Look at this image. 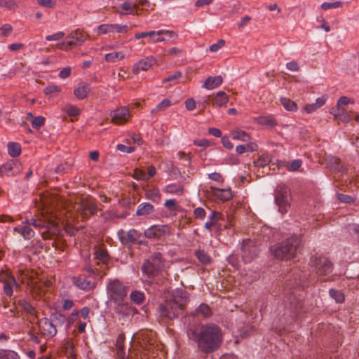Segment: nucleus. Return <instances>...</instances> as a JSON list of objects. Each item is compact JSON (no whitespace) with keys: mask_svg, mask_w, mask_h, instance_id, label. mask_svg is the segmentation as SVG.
Instances as JSON below:
<instances>
[{"mask_svg":"<svg viewBox=\"0 0 359 359\" xmlns=\"http://www.w3.org/2000/svg\"><path fill=\"white\" fill-rule=\"evenodd\" d=\"M281 104L284 107L285 109L290 111H295L297 110V104L287 98H281L280 99Z\"/></svg>","mask_w":359,"mask_h":359,"instance_id":"nucleus-34","label":"nucleus"},{"mask_svg":"<svg viewBox=\"0 0 359 359\" xmlns=\"http://www.w3.org/2000/svg\"><path fill=\"white\" fill-rule=\"evenodd\" d=\"M330 114L334 116L336 120L343 123H348L351 121V116L345 109L339 110L333 108L331 109Z\"/></svg>","mask_w":359,"mask_h":359,"instance_id":"nucleus-18","label":"nucleus"},{"mask_svg":"<svg viewBox=\"0 0 359 359\" xmlns=\"http://www.w3.org/2000/svg\"><path fill=\"white\" fill-rule=\"evenodd\" d=\"M270 163V158H255L253 161V164L255 167H263L265 168L266 165Z\"/></svg>","mask_w":359,"mask_h":359,"instance_id":"nucleus-50","label":"nucleus"},{"mask_svg":"<svg viewBox=\"0 0 359 359\" xmlns=\"http://www.w3.org/2000/svg\"><path fill=\"white\" fill-rule=\"evenodd\" d=\"M313 266L316 268V272L321 275H327L332 272V264L325 257H316L313 261Z\"/></svg>","mask_w":359,"mask_h":359,"instance_id":"nucleus-11","label":"nucleus"},{"mask_svg":"<svg viewBox=\"0 0 359 359\" xmlns=\"http://www.w3.org/2000/svg\"><path fill=\"white\" fill-rule=\"evenodd\" d=\"M195 313L197 316H201L203 317L206 318L210 316L211 311L210 307L207 304L202 303L195 310Z\"/></svg>","mask_w":359,"mask_h":359,"instance_id":"nucleus-32","label":"nucleus"},{"mask_svg":"<svg viewBox=\"0 0 359 359\" xmlns=\"http://www.w3.org/2000/svg\"><path fill=\"white\" fill-rule=\"evenodd\" d=\"M157 63L156 59L153 56L145 57L137 62L133 66V73L134 74H138L141 71H148L153 65Z\"/></svg>","mask_w":359,"mask_h":359,"instance_id":"nucleus-9","label":"nucleus"},{"mask_svg":"<svg viewBox=\"0 0 359 359\" xmlns=\"http://www.w3.org/2000/svg\"><path fill=\"white\" fill-rule=\"evenodd\" d=\"M171 105V102L168 99L163 100L158 104L156 105V109L162 111Z\"/></svg>","mask_w":359,"mask_h":359,"instance_id":"nucleus-56","label":"nucleus"},{"mask_svg":"<svg viewBox=\"0 0 359 359\" xmlns=\"http://www.w3.org/2000/svg\"><path fill=\"white\" fill-rule=\"evenodd\" d=\"M0 359H20L18 353L11 350H0Z\"/></svg>","mask_w":359,"mask_h":359,"instance_id":"nucleus-35","label":"nucleus"},{"mask_svg":"<svg viewBox=\"0 0 359 359\" xmlns=\"http://www.w3.org/2000/svg\"><path fill=\"white\" fill-rule=\"evenodd\" d=\"M90 91V84L81 82L76 86L74 94L79 100H83L88 96Z\"/></svg>","mask_w":359,"mask_h":359,"instance_id":"nucleus-17","label":"nucleus"},{"mask_svg":"<svg viewBox=\"0 0 359 359\" xmlns=\"http://www.w3.org/2000/svg\"><path fill=\"white\" fill-rule=\"evenodd\" d=\"M22 236L26 240H29L34 236V231L32 229L26 224H22Z\"/></svg>","mask_w":359,"mask_h":359,"instance_id":"nucleus-36","label":"nucleus"},{"mask_svg":"<svg viewBox=\"0 0 359 359\" xmlns=\"http://www.w3.org/2000/svg\"><path fill=\"white\" fill-rule=\"evenodd\" d=\"M120 8L126 12H120L121 15H125L126 13L133 14L136 9L137 8V4L126 1L120 6Z\"/></svg>","mask_w":359,"mask_h":359,"instance_id":"nucleus-28","label":"nucleus"},{"mask_svg":"<svg viewBox=\"0 0 359 359\" xmlns=\"http://www.w3.org/2000/svg\"><path fill=\"white\" fill-rule=\"evenodd\" d=\"M142 142V138L135 134H133L130 135L128 137L125 138L123 140L122 144H125L126 145H131V144H137L138 145L140 144Z\"/></svg>","mask_w":359,"mask_h":359,"instance_id":"nucleus-38","label":"nucleus"},{"mask_svg":"<svg viewBox=\"0 0 359 359\" xmlns=\"http://www.w3.org/2000/svg\"><path fill=\"white\" fill-rule=\"evenodd\" d=\"M159 266L156 261L147 260L142 265V272L147 276L154 275L158 270Z\"/></svg>","mask_w":359,"mask_h":359,"instance_id":"nucleus-20","label":"nucleus"},{"mask_svg":"<svg viewBox=\"0 0 359 359\" xmlns=\"http://www.w3.org/2000/svg\"><path fill=\"white\" fill-rule=\"evenodd\" d=\"M188 293L182 289H175L172 292L169 299L161 304L157 309V313L161 318L169 319L177 316L179 311L187 302Z\"/></svg>","mask_w":359,"mask_h":359,"instance_id":"nucleus-2","label":"nucleus"},{"mask_svg":"<svg viewBox=\"0 0 359 359\" xmlns=\"http://www.w3.org/2000/svg\"><path fill=\"white\" fill-rule=\"evenodd\" d=\"M154 211V207L149 203H140L136 211V215L137 216H146L153 213Z\"/></svg>","mask_w":359,"mask_h":359,"instance_id":"nucleus-22","label":"nucleus"},{"mask_svg":"<svg viewBox=\"0 0 359 359\" xmlns=\"http://www.w3.org/2000/svg\"><path fill=\"white\" fill-rule=\"evenodd\" d=\"M11 31L12 27L8 24H5L0 27V35L6 36L11 32Z\"/></svg>","mask_w":359,"mask_h":359,"instance_id":"nucleus-60","label":"nucleus"},{"mask_svg":"<svg viewBox=\"0 0 359 359\" xmlns=\"http://www.w3.org/2000/svg\"><path fill=\"white\" fill-rule=\"evenodd\" d=\"M300 244V238L297 236H293L287 240L278 243L271 248L274 256L280 259H290L293 258Z\"/></svg>","mask_w":359,"mask_h":359,"instance_id":"nucleus-3","label":"nucleus"},{"mask_svg":"<svg viewBox=\"0 0 359 359\" xmlns=\"http://www.w3.org/2000/svg\"><path fill=\"white\" fill-rule=\"evenodd\" d=\"M72 282L77 288L84 291L91 290L95 287L94 282L87 280L85 277L81 276L73 277Z\"/></svg>","mask_w":359,"mask_h":359,"instance_id":"nucleus-13","label":"nucleus"},{"mask_svg":"<svg viewBox=\"0 0 359 359\" xmlns=\"http://www.w3.org/2000/svg\"><path fill=\"white\" fill-rule=\"evenodd\" d=\"M196 255L198 260L203 264H208L210 262V256L204 250H197Z\"/></svg>","mask_w":359,"mask_h":359,"instance_id":"nucleus-42","label":"nucleus"},{"mask_svg":"<svg viewBox=\"0 0 359 359\" xmlns=\"http://www.w3.org/2000/svg\"><path fill=\"white\" fill-rule=\"evenodd\" d=\"M134 177L137 180H147L148 177H147V174L142 170H135L134 172Z\"/></svg>","mask_w":359,"mask_h":359,"instance_id":"nucleus-58","label":"nucleus"},{"mask_svg":"<svg viewBox=\"0 0 359 359\" xmlns=\"http://www.w3.org/2000/svg\"><path fill=\"white\" fill-rule=\"evenodd\" d=\"M123 348L118 344L117 354L120 359H134V355L133 352H130L127 357L123 355Z\"/></svg>","mask_w":359,"mask_h":359,"instance_id":"nucleus-63","label":"nucleus"},{"mask_svg":"<svg viewBox=\"0 0 359 359\" xmlns=\"http://www.w3.org/2000/svg\"><path fill=\"white\" fill-rule=\"evenodd\" d=\"M95 255L96 258H97L98 259H100V261H102L103 262H107L108 260V255H107V252L103 250H101V249L97 250L95 252Z\"/></svg>","mask_w":359,"mask_h":359,"instance_id":"nucleus-52","label":"nucleus"},{"mask_svg":"<svg viewBox=\"0 0 359 359\" xmlns=\"http://www.w3.org/2000/svg\"><path fill=\"white\" fill-rule=\"evenodd\" d=\"M44 123L45 118L41 116H36L31 122L32 127L36 129L41 127L44 124Z\"/></svg>","mask_w":359,"mask_h":359,"instance_id":"nucleus-49","label":"nucleus"},{"mask_svg":"<svg viewBox=\"0 0 359 359\" xmlns=\"http://www.w3.org/2000/svg\"><path fill=\"white\" fill-rule=\"evenodd\" d=\"M275 201L282 214L287 212L290 207V197L287 195V189L285 184H280L277 186L275 192Z\"/></svg>","mask_w":359,"mask_h":359,"instance_id":"nucleus-5","label":"nucleus"},{"mask_svg":"<svg viewBox=\"0 0 359 359\" xmlns=\"http://www.w3.org/2000/svg\"><path fill=\"white\" fill-rule=\"evenodd\" d=\"M37 3L46 8H53L56 2L55 0H37Z\"/></svg>","mask_w":359,"mask_h":359,"instance_id":"nucleus-54","label":"nucleus"},{"mask_svg":"<svg viewBox=\"0 0 359 359\" xmlns=\"http://www.w3.org/2000/svg\"><path fill=\"white\" fill-rule=\"evenodd\" d=\"M64 110L69 116L74 118L77 117L80 114V109L74 105L66 106Z\"/></svg>","mask_w":359,"mask_h":359,"instance_id":"nucleus-40","label":"nucleus"},{"mask_svg":"<svg viewBox=\"0 0 359 359\" xmlns=\"http://www.w3.org/2000/svg\"><path fill=\"white\" fill-rule=\"evenodd\" d=\"M190 339L197 342L198 346L205 352L217 348L222 342V332L219 327L209 324L201 327L191 326L187 331Z\"/></svg>","mask_w":359,"mask_h":359,"instance_id":"nucleus-1","label":"nucleus"},{"mask_svg":"<svg viewBox=\"0 0 359 359\" xmlns=\"http://www.w3.org/2000/svg\"><path fill=\"white\" fill-rule=\"evenodd\" d=\"M223 219L221 213L215 211H212L208 217V221L205 223L204 227L208 231H211L213 226H216L218 231L222 229V224L220 222Z\"/></svg>","mask_w":359,"mask_h":359,"instance_id":"nucleus-12","label":"nucleus"},{"mask_svg":"<svg viewBox=\"0 0 359 359\" xmlns=\"http://www.w3.org/2000/svg\"><path fill=\"white\" fill-rule=\"evenodd\" d=\"M257 255V247L250 240H244L241 246V257L245 263L250 262Z\"/></svg>","mask_w":359,"mask_h":359,"instance_id":"nucleus-7","label":"nucleus"},{"mask_svg":"<svg viewBox=\"0 0 359 359\" xmlns=\"http://www.w3.org/2000/svg\"><path fill=\"white\" fill-rule=\"evenodd\" d=\"M64 36L65 33L63 32H58L53 34L46 36V39L47 41H57L61 39Z\"/></svg>","mask_w":359,"mask_h":359,"instance_id":"nucleus-53","label":"nucleus"},{"mask_svg":"<svg viewBox=\"0 0 359 359\" xmlns=\"http://www.w3.org/2000/svg\"><path fill=\"white\" fill-rule=\"evenodd\" d=\"M231 135L233 140L243 142H248L250 140V135L246 132L238 129L231 131Z\"/></svg>","mask_w":359,"mask_h":359,"instance_id":"nucleus-29","label":"nucleus"},{"mask_svg":"<svg viewBox=\"0 0 359 359\" xmlns=\"http://www.w3.org/2000/svg\"><path fill=\"white\" fill-rule=\"evenodd\" d=\"M51 320L56 326L67 324V316L61 313H55L51 315Z\"/></svg>","mask_w":359,"mask_h":359,"instance_id":"nucleus-37","label":"nucleus"},{"mask_svg":"<svg viewBox=\"0 0 359 359\" xmlns=\"http://www.w3.org/2000/svg\"><path fill=\"white\" fill-rule=\"evenodd\" d=\"M225 41L222 39H219L217 43H213L210 46V50L211 52H217L221 48L224 46Z\"/></svg>","mask_w":359,"mask_h":359,"instance_id":"nucleus-57","label":"nucleus"},{"mask_svg":"<svg viewBox=\"0 0 359 359\" xmlns=\"http://www.w3.org/2000/svg\"><path fill=\"white\" fill-rule=\"evenodd\" d=\"M349 102H350V100L348 97H346L345 96L341 97L337 101V108L335 109H339V110L344 109L342 106L347 105L349 103Z\"/></svg>","mask_w":359,"mask_h":359,"instance_id":"nucleus-55","label":"nucleus"},{"mask_svg":"<svg viewBox=\"0 0 359 359\" xmlns=\"http://www.w3.org/2000/svg\"><path fill=\"white\" fill-rule=\"evenodd\" d=\"M342 6V3L341 1H335V2H332V3H328V2H324L321 4V8L323 9V10H329V9H332V8H338V7H340Z\"/></svg>","mask_w":359,"mask_h":359,"instance_id":"nucleus-48","label":"nucleus"},{"mask_svg":"<svg viewBox=\"0 0 359 359\" xmlns=\"http://www.w3.org/2000/svg\"><path fill=\"white\" fill-rule=\"evenodd\" d=\"M14 164L15 163L13 160L8 161L6 164L1 167L0 172L1 173L9 175V172L12 170Z\"/></svg>","mask_w":359,"mask_h":359,"instance_id":"nucleus-44","label":"nucleus"},{"mask_svg":"<svg viewBox=\"0 0 359 359\" xmlns=\"http://www.w3.org/2000/svg\"><path fill=\"white\" fill-rule=\"evenodd\" d=\"M40 333L46 337H53L57 333L56 325L53 320L47 318H43L38 323Z\"/></svg>","mask_w":359,"mask_h":359,"instance_id":"nucleus-6","label":"nucleus"},{"mask_svg":"<svg viewBox=\"0 0 359 359\" xmlns=\"http://www.w3.org/2000/svg\"><path fill=\"white\" fill-rule=\"evenodd\" d=\"M213 194L222 201H228L232 197V194L230 189H220L217 188H212Z\"/></svg>","mask_w":359,"mask_h":359,"instance_id":"nucleus-26","label":"nucleus"},{"mask_svg":"<svg viewBox=\"0 0 359 359\" xmlns=\"http://www.w3.org/2000/svg\"><path fill=\"white\" fill-rule=\"evenodd\" d=\"M18 304L20 307L27 313L34 316L36 315V310L34 307L26 299L19 300Z\"/></svg>","mask_w":359,"mask_h":359,"instance_id":"nucleus-31","label":"nucleus"},{"mask_svg":"<svg viewBox=\"0 0 359 359\" xmlns=\"http://www.w3.org/2000/svg\"><path fill=\"white\" fill-rule=\"evenodd\" d=\"M110 116L112 123L116 125H122L129 120L130 114L126 107H121L111 111Z\"/></svg>","mask_w":359,"mask_h":359,"instance_id":"nucleus-8","label":"nucleus"},{"mask_svg":"<svg viewBox=\"0 0 359 359\" xmlns=\"http://www.w3.org/2000/svg\"><path fill=\"white\" fill-rule=\"evenodd\" d=\"M157 35H162V36L165 37L167 40L165 42L177 39L178 37V34L175 32L166 29L158 30Z\"/></svg>","mask_w":359,"mask_h":359,"instance_id":"nucleus-33","label":"nucleus"},{"mask_svg":"<svg viewBox=\"0 0 359 359\" xmlns=\"http://www.w3.org/2000/svg\"><path fill=\"white\" fill-rule=\"evenodd\" d=\"M113 24H103L97 27L99 34L113 32Z\"/></svg>","mask_w":359,"mask_h":359,"instance_id":"nucleus-46","label":"nucleus"},{"mask_svg":"<svg viewBox=\"0 0 359 359\" xmlns=\"http://www.w3.org/2000/svg\"><path fill=\"white\" fill-rule=\"evenodd\" d=\"M329 293H330V295L333 299H334L336 302L341 303V302H344V294L341 291L336 290H334V289H330Z\"/></svg>","mask_w":359,"mask_h":359,"instance_id":"nucleus-41","label":"nucleus"},{"mask_svg":"<svg viewBox=\"0 0 359 359\" xmlns=\"http://www.w3.org/2000/svg\"><path fill=\"white\" fill-rule=\"evenodd\" d=\"M209 97H211V96ZM211 101L212 102L213 104H216L218 107H222L227 104L229 97L224 91H219L213 97H212Z\"/></svg>","mask_w":359,"mask_h":359,"instance_id":"nucleus-21","label":"nucleus"},{"mask_svg":"<svg viewBox=\"0 0 359 359\" xmlns=\"http://www.w3.org/2000/svg\"><path fill=\"white\" fill-rule=\"evenodd\" d=\"M302 164V162L301 159L296 158V159L293 160L291 163H288L287 165V167L289 170L295 171L298 168H300Z\"/></svg>","mask_w":359,"mask_h":359,"instance_id":"nucleus-47","label":"nucleus"},{"mask_svg":"<svg viewBox=\"0 0 359 359\" xmlns=\"http://www.w3.org/2000/svg\"><path fill=\"white\" fill-rule=\"evenodd\" d=\"M18 286V283L15 278L11 276L6 281L4 282V292L7 296H11L13 294V287H17Z\"/></svg>","mask_w":359,"mask_h":359,"instance_id":"nucleus-25","label":"nucleus"},{"mask_svg":"<svg viewBox=\"0 0 359 359\" xmlns=\"http://www.w3.org/2000/svg\"><path fill=\"white\" fill-rule=\"evenodd\" d=\"M21 146L16 142H9L8 144V153L11 157H17L20 154Z\"/></svg>","mask_w":359,"mask_h":359,"instance_id":"nucleus-30","label":"nucleus"},{"mask_svg":"<svg viewBox=\"0 0 359 359\" xmlns=\"http://www.w3.org/2000/svg\"><path fill=\"white\" fill-rule=\"evenodd\" d=\"M118 237L123 244L138 242L142 237V233L135 229H130L125 232L121 229L118 231Z\"/></svg>","mask_w":359,"mask_h":359,"instance_id":"nucleus-10","label":"nucleus"},{"mask_svg":"<svg viewBox=\"0 0 359 359\" xmlns=\"http://www.w3.org/2000/svg\"><path fill=\"white\" fill-rule=\"evenodd\" d=\"M130 299L135 304H140L143 302L144 299V294L140 291H133L130 294Z\"/></svg>","mask_w":359,"mask_h":359,"instance_id":"nucleus-39","label":"nucleus"},{"mask_svg":"<svg viewBox=\"0 0 359 359\" xmlns=\"http://www.w3.org/2000/svg\"><path fill=\"white\" fill-rule=\"evenodd\" d=\"M222 81L223 79L221 76H209L203 87L208 90H212L219 86L222 83Z\"/></svg>","mask_w":359,"mask_h":359,"instance_id":"nucleus-19","label":"nucleus"},{"mask_svg":"<svg viewBox=\"0 0 359 359\" xmlns=\"http://www.w3.org/2000/svg\"><path fill=\"white\" fill-rule=\"evenodd\" d=\"M256 122L262 126L273 127L276 125V120L272 116H262L256 118Z\"/></svg>","mask_w":359,"mask_h":359,"instance_id":"nucleus-27","label":"nucleus"},{"mask_svg":"<svg viewBox=\"0 0 359 359\" xmlns=\"http://www.w3.org/2000/svg\"><path fill=\"white\" fill-rule=\"evenodd\" d=\"M107 295L114 303L122 302L126 297V287L118 280H109L106 285Z\"/></svg>","mask_w":359,"mask_h":359,"instance_id":"nucleus-4","label":"nucleus"},{"mask_svg":"<svg viewBox=\"0 0 359 359\" xmlns=\"http://www.w3.org/2000/svg\"><path fill=\"white\" fill-rule=\"evenodd\" d=\"M168 228L163 225H153L144 231V236L148 238H154L165 235Z\"/></svg>","mask_w":359,"mask_h":359,"instance_id":"nucleus-16","label":"nucleus"},{"mask_svg":"<svg viewBox=\"0 0 359 359\" xmlns=\"http://www.w3.org/2000/svg\"><path fill=\"white\" fill-rule=\"evenodd\" d=\"M113 32L126 33L129 30L128 26L126 25L113 24Z\"/></svg>","mask_w":359,"mask_h":359,"instance_id":"nucleus-51","label":"nucleus"},{"mask_svg":"<svg viewBox=\"0 0 359 359\" xmlns=\"http://www.w3.org/2000/svg\"><path fill=\"white\" fill-rule=\"evenodd\" d=\"M194 215L200 219H204L205 217V211L202 208H197L194 211Z\"/></svg>","mask_w":359,"mask_h":359,"instance_id":"nucleus-64","label":"nucleus"},{"mask_svg":"<svg viewBox=\"0 0 359 359\" xmlns=\"http://www.w3.org/2000/svg\"><path fill=\"white\" fill-rule=\"evenodd\" d=\"M164 205L166 208H168L169 210H175L177 207V202L175 199H169L165 201Z\"/></svg>","mask_w":359,"mask_h":359,"instance_id":"nucleus-59","label":"nucleus"},{"mask_svg":"<svg viewBox=\"0 0 359 359\" xmlns=\"http://www.w3.org/2000/svg\"><path fill=\"white\" fill-rule=\"evenodd\" d=\"M116 149L119 151L126 154H131L135 151V147L132 145H126L125 144H118L116 146Z\"/></svg>","mask_w":359,"mask_h":359,"instance_id":"nucleus-45","label":"nucleus"},{"mask_svg":"<svg viewBox=\"0 0 359 359\" xmlns=\"http://www.w3.org/2000/svg\"><path fill=\"white\" fill-rule=\"evenodd\" d=\"M69 42L71 43V48L73 46H81L86 39V36L80 29L72 31L67 36Z\"/></svg>","mask_w":359,"mask_h":359,"instance_id":"nucleus-15","label":"nucleus"},{"mask_svg":"<svg viewBox=\"0 0 359 359\" xmlns=\"http://www.w3.org/2000/svg\"><path fill=\"white\" fill-rule=\"evenodd\" d=\"M163 191L168 194L182 195L184 189L181 184L173 183L165 186Z\"/></svg>","mask_w":359,"mask_h":359,"instance_id":"nucleus-24","label":"nucleus"},{"mask_svg":"<svg viewBox=\"0 0 359 359\" xmlns=\"http://www.w3.org/2000/svg\"><path fill=\"white\" fill-rule=\"evenodd\" d=\"M79 312L77 310H74L71 314L67 317V329H69L72 324L77 320Z\"/></svg>","mask_w":359,"mask_h":359,"instance_id":"nucleus-43","label":"nucleus"},{"mask_svg":"<svg viewBox=\"0 0 359 359\" xmlns=\"http://www.w3.org/2000/svg\"><path fill=\"white\" fill-rule=\"evenodd\" d=\"M60 90H61V88L60 86L51 85V86H47L44 89V93L48 95V94H51V93H57V92H60Z\"/></svg>","mask_w":359,"mask_h":359,"instance_id":"nucleus-62","label":"nucleus"},{"mask_svg":"<svg viewBox=\"0 0 359 359\" xmlns=\"http://www.w3.org/2000/svg\"><path fill=\"white\" fill-rule=\"evenodd\" d=\"M115 312L118 314L120 320L129 317L133 313V309L127 302H116Z\"/></svg>","mask_w":359,"mask_h":359,"instance_id":"nucleus-14","label":"nucleus"},{"mask_svg":"<svg viewBox=\"0 0 359 359\" xmlns=\"http://www.w3.org/2000/svg\"><path fill=\"white\" fill-rule=\"evenodd\" d=\"M125 57L126 54L123 51H115L107 53L104 55V60L109 63H115L121 60H123Z\"/></svg>","mask_w":359,"mask_h":359,"instance_id":"nucleus-23","label":"nucleus"},{"mask_svg":"<svg viewBox=\"0 0 359 359\" xmlns=\"http://www.w3.org/2000/svg\"><path fill=\"white\" fill-rule=\"evenodd\" d=\"M15 3L13 0H0V6L9 9L14 8Z\"/></svg>","mask_w":359,"mask_h":359,"instance_id":"nucleus-61","label":"nucleus"}]
</instances>
